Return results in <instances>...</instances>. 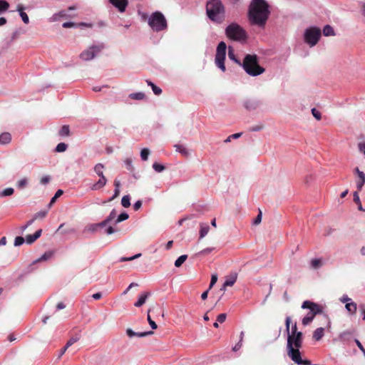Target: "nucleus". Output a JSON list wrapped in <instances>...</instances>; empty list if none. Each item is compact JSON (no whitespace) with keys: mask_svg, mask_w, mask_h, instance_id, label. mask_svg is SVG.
Wrapping results in <instances>:
<instances>
[{"mask_svg":"<svg viewBox=\"0 0 365 365\" xmlns=\"http://www.w3.org/2000/svg\"><path fill=\"white\" fill-rule=\"evenodd\" d=\"M153 334V331H143V332H137L136 336L145 337V336H147L148 335H151Z\"/></svg>","mask_w":365,"mask_h":365,"instance_id":"obj_60","label":"nucleus"},{"mask_svg":"<svg viewBox=\"0 0 365 365\" xmlns=\"http://www.w3.org/2000/svg\"><path fill=\"white\" fill-rule=\"evenodd\" d=\"M262 212L259 211V214L257 215V217H255V219L253 221V225H259L262 221Z\"/></svg>","mask_w":365,"mask_h":365,"instance_id":"obj_59","label":"nucleus"},{"mask_svg":"<svg viewBox=\"0 0 365 365\" xmlns=\"http://www.w3.org/2000/svg\"><path fill=\"white\" fill-rule=\"evenodd\" d=\"M210 230V227L207 224H204V223H201L200 224V240L202 239L203 237H205L208 232Z\"/></svg>","mask_w":365,"mask_h":365,"instance_id":"obj_25","label":"nucleus"},{"mask_svg":"<svg viewBox=\"0 0 365 365\" xmlns=\"http://www.w3.org/2000/svg\"><path fill=\"white\" fill-rule=\"evenodd\" d=\"M354 201L358 205L359 210L365 211V210L363 208V207L361 205L360 198H359L357 191L354 192Z\"/></svg>","mask_w":365,"mask_h":365,"instance_id":"obj_35","label":"nucleus"},{"mask_svg":"<svg viewBox=\"0 0 365 365\" xmlns=\"http://www.w3.org/2000/svg\"><path fill=\"white\" fill-rule=\"evenodd\" d=\"M355 173L358 175V180L356 181L357 190L360 191L365 184V173L361 171L358 168L354 170Z\"/></svg>","mask_w":365,"mask_h":365,"instance_id":"obj_12","label":"nucleus"},{"mask_svg":"<svg viewBox=\"0 0 365 365\" xmlns=\"http://www.w3.org/2000/svg\"><path fill=\"white\" fill-rule=\"evenodd\" d=\"M217 274H212L211 277L210 284L209 286V289H210L213 285L217 282Z\"/></svg>","mask_w":365,"mask_h":365,"instance_id":"obj_61","label":"nucleus"},{"mask_svg":"<svg viewBox=\"0 0 365 365\" xmlns=\"http://www.w3.org/2000/svg\"><path fill=\"white\" fill-rule=\"evenodd\" d=\"M311 265L313 268L317 269L322 266V262L319 259H314L311 262Z\"/></svg>","mask_w":365,"mask_h":365,"instance_id":"obj_47","label":"nucleus"},{"mask_svg":"<svg viewBox=\"0 0 365 365\" xmlns=\"http://www.w3.org/2000/svg\"><path fill=\"white\" fill-rule=\"evenodd\" d=\"M242 67L251 76H257L264 72V68L259 65L257 55L247 54L244 58Z\"/></svg>","mask_w":365,"mask_h":365,"instance_id":"obj_4","label":"nucleus"},{"mask_svg":"<svg viewBox=\"0 0 365 365\" xmlns=\"http://www.w3.org/2000/svg\"><path fill=\"white\" fill-rule=\"evenodd\" d=\"M245 109L247 110H255L259 106V103L255 100H247L243 104Z\"/></svg>","mask_w":365,"mask_h":365,"instance_id":"obj_13","label":"nucleus"},{"mask_svg":"<svg viewBox=\"0 0 365 365\" xmlns=\"http://www.w3.org/2000/svg\"><path fill=\"white\" fill-rule=\"evenodd\" d=\"M150 154V150L148 148H143L140 151V158L143 160L145 161L148 160Z\"/></svg>","mask_w":365,"mask_h":365,"instance_id":"obj_42","label":"nucleus"},{"mask_svg":"<svg viewBox=\"0 0 365 365\" xmlns=\"http://www.w3.org/2000/svg\"><path fill=\"white\" fill-rule=\"evenodd\" d=\"M227 315L226 314H220L217 317V321L220 323H223L226 320Z\"/></svg>","mask_w":365,"mask_h":365,"instance_id":"obj_63","label":"nucleus"},{"mask_svg":"<svg viewBox=\"0 0 365 365\" xmlns=\"http://www.w3.org/2000/svg\"><path fill=\"white\" fill-rule=\"evenodd\" d=\"M237 280V274H233L227 277L223 284L222 289H225L226 287L232 286Z\"/></svg>","mask_w":365,"mask_h":365,"instance_id":"obj_19","label":"nucleus"},{"mask_svg":"<svg viewBox=\"0 0 365 365\" xmlns=\"http://www.w3.org/2000/svg\"><path fill=\"white\" fill-rule=\"evenodd\" d=\"M14 192V188L7 187L0 192V197H3L10 196V195H13Z\"/></svg>","mask_w":365,"mask_h":365,"instance_id":"obj_36","label":"nucleus"},{"mask_svg":"<svg viewBox=\"0 0 365 365\" xmlns=\"http://www.w3.org/2000/svg\"><path fill=\"white\" fill-rule=\"evenodd\" d=\"M227 38L235 41H242L247 38L246 31L238 24L231 23L225 29Z\"/></svg>","mask_w":365,"mask_h":365,"instance_id":"obj_5","label":"nucleus"},{"mask_svg":"<svg viewBox=\"0 0 365 365\" xmlns=\"http://www.w3.org/2000/svg\"><path fill=\"white\" fill-rule=\"evenodd\" d=\"M302 308L309 309V312L302 320V323L304 326L309 324L317 314H322L323 312L321 306L309 300H306L302 303Z\"/></svg>","mask_w":365,"mask_h":365,"instance_id":"obj_6","label":"nucleus"},{"mask_svg":"<svg viewBox=\"0 0 365 365\" xmlns=\"http://www.w3.org/2000/svg\"><path fill=\"white\" fill-rule=\"evenodd\" d=\"M302 334V331H299L297 330V323H294V324H292V326L291 327V330L289 329V334L290 335H295V334Z\"/></svg>","mask_w":365,"mask_h":365,"instance_id":"obj_49","label":"nucleus"},{"mask_svg":"<svg viewBox=\"0 0 365 365\" xmlns=\"http://www.w3.org/2000/svg\"><path fill=\"white\" fill-rule=\"evenodd\" d=\"M117 215L116 210L115 209H113L108 216L106 218L110 223L115 220Z\"/></svg>","mask_w":365,"mask_h":365,"instance_id":"obj_43","label":"nucleus"},{"mask_svg":"<svg viewBox=\"0 0 365 365\" xmlns=\"http://www.w3.org/2000/svg\"><path fill=\"white\" fill-rule=\"evenodd\" d=\"M150 295V293L148 292H145L142 293L139 296L138 299L137 300V302L134 304V306L136 307H141L143 304H144L145 303L146 299H148V297Z\"/></svg>","mask_w":365,"mask_h":365,"instance_id":"obj_18","label":"nucleus"},{"mask_svg":"<svg viewBox=\"0 0 365 365\" xmlns=\"http://www.w3.org/2000/svg\"><path fill=\"white\" fill-rule=\"evenodd\" d=\"M287 334V355L296 364H309L307 361H302L299 349L302 346L303 334L295 335Z\"/></svg>","mask_w":365,"mask_h":365,"instance_id":"obj_2","label":"nucleus"},{"mask_svg":"<svg viewBox=\"0 0 365 365\" xmlns=\"http://www.w3.org/2000/svg\"><path fill=\"white\" fill-rule=\"evenodd\" d=\"M312 114L318 120L322 118L321 113L314 108L312 109Z\"/></svg>","mask_w":365,"mask_h":365,"instance_id":"obj_54","label":"nucleus"},{"mask_svg":"<svg viewBox=\"0 0 365 365\" xmlns=\"http://www.w3.org/2000/svg\"><path fill=\"white\" fill-rule=\"evenodd\" d=\"M9 4L6 0H0V14H2L8 10Z\"/></svg>","mask_w":365,"mask_h":365,"instance_id":"obj_38","label":"nucleus"},{"mask_svg":"<svg viewBox=\"0 0 365 365\" xmlns=\"http://www.w3.org/2000/svg\"><path fill=\"white\" fill-rule=\"evenodd\" d=\"M263 128H264V125L260 123V124H257V125H255L251 127L250 128V130L252 131V132H257V131L262 130Z\"/></svg>","mask_w":365,"mask_h":365,"instance_id":"obj_52","label":"nucleus"},{"mask_svg":"<svg viewBox=\"0 0 365 365\" xmlns=\"http://www.w3.org/2000/svg\"><path fill=\"white\" fill-rule=\"evenodd\" d=\"M104 48L105 45L103 43L93 45L87 50L83 51L80 54V58L83 61H90L94 58Z\"/></svg>","mask_w":365,"mask_h":365,"instance_id":"obj_10","label":"nucleus"},{"mask_svg":"<svg viewBox=\"0 0 365 365\" xmlns=\"http://www.w3.org/2000/svg\"><path fill=\"white\" fill-rule=\"evenodd\" d=\"M339 301L341 303H344L345 304L346 303H349L350 302H352L351 299L348 297L346 294H344L339 298Z\"/></svg>","mask_w":365,"mask_h":365,"instance_id":"obj_55","label":"nucleus"},{"mask_svg":"<svg viewBox=\"0 0 365 365\" xmlns=\"http://www.w3.org/2000/svg\"><path fill=\"white\" fill-rule=\"evenodd\" d=\"M16 10H17V11H19V15H20L22 21H24V23H25L26 24H29V19L28 15L24 11V7L21 4H19L17 6Z\"/></svg>","mask_w":365,"mask_h":365,"instance_id":"obj_20","label":"nucleus"},{"mask_svg":"<svg viewBox=\"0 0 365 365\" xmlns=\"http://www.w3.org/2000/svg\"><path fill=\"white\" fill-rule=\"evenodd\" d=\"M62 190H58L55 193L54 196L51 199V201L48 204V207L50 208L52 205L56 202V199L59 197L63 194Z\"/></svg>","mask_w":365,"mask_h":365,"instance_id":"obj_40","label":"nucleus"},{"mask_svg":"<svg viewBox=\"0 0 365 365\" xmlns=\"http://www.w3.org/2000/svg\"><path fill=\"white\" fill-rule=\"evenodd\" d=\"M353 336V332L351 331H345L341 332L339 335V339L343 343H348L351 341Z\"/></svg>","mask_w":365,"mask_h":365,"instance_id":"obj_17","label":"nucleus"},{"mask_svg":"<svg viewBox=\"0 0 365 365\" xmlns=\"http://www.w3.org/2000/svg\"><path fill=\"white\" fill-rule=\"evenodd\" d=\"M322 35V31L317 26H311L307 28L304 34V41L310 46H315Z\"/></svg>","mask_w":365,"mask_h":365,"instance_id":"obj_8","label":"nucleus"},{"mask_svg":"<svg viewBox=\"0 0 365 365\" xmlns=\"http://www.w3.org/2000/svg\"><path fill=\"white\" fill-rule=\"evenodd\" d=\"M290 324H291V317H287L285 319V326H286L285 331L287 334L289 333Z\"/></svg>","mask_w":365,"mask_h":365,"instance_id":"obj_56","label":"nucleus"},{"mask_svg":"<svg viewBox=\"0 0 365 365\" xmlns=\"http://www.w3.org/2000/svg\"><path fill=\"white\" fill-rule=\"evenodd\" d=\"M17 187L19 189H24L28 185V180L26 178H24L17 182Z\"/></svg>","mask_w":365,"mask_h":365,"instance_id":"obj_41","label":"nucleus"},{"mask_svg":"<svg viewBox=\"0 0 365 365\" xmlns=\"http://www.w3.org/2000/svg\"><path fill=\"white\" fill-rule=\"evenodd\" d=\"M270 11L265 0H252L248 9V19L252 25L264 28Z\"/></svg>","mask_w":365,"mask_h":365,"instance_id":"obj_1","label":"nucleus"},{"mask_svg":"<svg viewBox=\"0 0 365 365\" xmlns=\"http://www.w3.org/2000/svg\"><path fill=\"white\" fill-rule=\"evenodd\" d=\"M324 335V329L322 327H319L314 330L313 333V338L316 341H319L322 339Z\"/></svg>","mask_w":365,"mask_h":365,"instance_id":"obj_22","label":"nucleus"},{"mask_svg":"<svg viewBox=\"0 0 365 365\" xmlns=\"http://www.w3.org/2000/svg\"><path fill=\"white\" fill-rule=\"evenodd\" d=\"M105 167L102 163H97L94 168V172L98 175V176L101 177L102 175H104L103 174V170Z\"/></svg>","mask_w":365,"mask_h":365,"instance_id":"obj_27","label":"nucleus"},{"mask_svg":"<svg viewBox=\"0 0 365 365\" xmlns=\"http://www.w3.org/2000/svg\"><path fill=\"white\" fill-rule=\"evenodd\" d=\"M99 180L91 186L92 190H98L103 188L107 183V179L105 175L99 177Z\"/></svg>","mask_w":365,"mask_h":365,"instance_id":"obj_15","label":"nucleus"},{"mask_svg":"<svg viewBox=\"0 0 365 365\" xmlns=\"http://www.w3.org/2000/svg\"><path fill=\"white\" fill-rule=\"evenodd\" d=\"M61 17H62V18H69V17H72V16L68 15L67 14L66 11L62 10V11H60L58 13H56V14H53V21H56L58 18H61Z\"/></svg>","mask_w":365,"mask_h":365,"instance_id":"obj_29","label":"nucleus"},{"mask_svg":"<svg viewBox=\"0 0 365 365\" xmlns=\"http://www.w3.org/2000/svg\"><path fill=\"white\" fill-rule=\"evenodd\" d=\"M148 25L156 32L166 30L168 23L165 16L160 11L153 13L148 19Z\"/></svg>","mask_w":365,"mask_h":365,"instance_id":"obj_7","label":"nucleus"},{"mask_svg":"<svg viewBox=\"0 0 365 365\" xmlns=\"http://www.w3.org/2000/svg\"><path fill=\"white\" fill-rule=\"evenodd\" d=\"M175 151L180 153L182 156L187 158L190 155V150L183 145L175 144L174 145Z\"/></svg>","mask_w":365,"mask_h":365,"instance_id":"obj_16","label":"nucleus"},{"mask_svg":"<svg viewBox=\"0 0 365 365\" xmlns=\"http://www.w3.org/2000/svg\"><path fill=\"white\" fill-rule=\"evenodd\" d=\"M148 85L150 86L153 91V93L159 96L162 93V89L158 86H156L153 83L150 81H147Z\"/></svg>","mask_w":365,"mask_h":365,"instance_id":"obj_31","label":"nucleus"},{"mask_svg":"<svg viewBox=\"0 0 365 365\" xmlns=\"http://www.w3.org/2000/svg\"><path fill=\"white\" fill-rule=\"evenodd\" d=\"M79 340V337L78 336H73L71 337L66 343V344L65 345V346L60 351V353L58 356V358L60 359L64 354L65 352L66 351V350L71 346L73 345L74 343H76V341H78Z\"/></svg>","mask_w":365,"mask_h":365,"instance_id":"obj_14","label":"nucleus"},{"mask_svg":"<svg viewBox=\"0 0 365 365\" xmlns=\"http://www.w3.org/2000/svg\"><path fill=\"white\" fill-rule=\"evenodd\" d=\"M25 240L23 237L19 236L15 238L14 246L18 247L24 244Z\"/></svg>","mask_w":365,"mask_h":365,"instance_id":"obj_50","label":"nucleus"},{"mask_svg":"<svg viewBox=\"0 0 365 365\" xmlns=\"http://www.w3.org/2000/svg\"><path fill=\"white\" fill-rule=\"evenodd\" d=\"M129 217V215L128 213L126 212H122L121 214H120L117 218L115 220V222H114V224L116 225L119 222H121L124 220H126L127 219H128Z\"/></svg>","mask_w":365,"mask_h":365,"instance_id":"obj_33","label":"nucleus"},{"mask_svg":"<svg viewBox=\"0 0 365 365\" xmlns=\"http://www.w3.org/2000/svg\"><path fill=\"white\" fill-rule=\"evenodd\" d=\"M58 134L61 136H68L70 134V128L67 125H63L58 131Z\"/></svg>","mask_w":365,"mask_h":365,"instance_id":"obj_30","label":"nucleus"},{"mask_svg":"<svg viewBox=\"0 0 365 365\" xmlns=\"http://www.w3.org/2000/svg\"><path fill=\"white\" fill-rule=\"evenodd\" d=\"M129 97L131 98V99H134V100H143L145 96V93H143V92H138V93H130L129 95Z\"/></svg>","mask_w":365,"mask_h":365,"instance_id":"obj_32","label":"nucleus"},{"mask_svg":"<svg viewBox=\"0 0 365 365\" xmlns=\"http://www.w3.org/2000/svg\"><path fill=\"white\" fill-rule=\"evenodd\" d=\"M124 162H125L127 170H128L129 171H133V166L132 165V159L126 158Z\"/></svg>","mask_w":365,"mask_h":365,"instance_id":"obj_51","label":"nucleus"},{"mask_svg":"<svg viewBox=\"0 0 365 365\" xmlns=\"http://www.w3.org/2000/svg\"><path fill=\"white\" fill-rule=\"evenodd\" d=\"M11 140V135L9 133H3L0 135V144L6 145L10 143Z\"/></svg>","mask_w":365,"mask_h":365,"instance_id":"obj_24","label":"nucleus"},{"mask_svg":"<svg viewBox=\"0 0 365 365\" xmlns=\"http://www.w3.org/2000/svg\"><path fill=\"white\" fill-rule=\"evenodd\" d=\"M36 240V239L34 235H27V237L26 238V243L29 244V245L32 244Z\"/></svg>","mask_w":365,"mask_h":365,"instance_id":"obj_58","label":"nucleus"},{"mask_svg":"<svg viewBox=\"0 0 365 365\" xmlns=\"http://www.w3.org/2000/svg\"><path fill=\"white\" fill-rule=\"evenodd\" d=\"M354 341H355L356 344L357 345V346L359 347V349L361 351V352L363 353V354L365 357V349L364 348L361 343L357 339H355Z\"/></svg>","mask_w":365,"mask_h":365,"instance_id":"obj_62","label":"nucleus"},{"mask_svg":"<svg viewBox=\"0 0 365 365\" xmlns=\"http://www.w3.org/2000/svg\"><path fill=\"white\" fill-rule=\"evenodd\" d=\"M359 309H360V311L362 314V319H363V320H365V304H360Z\"/></svg>","mask_w":365,"mask_h":365,"instance_id":"obj_64","label":"nucleus"},{"mask_svg":"<svg viewBox=\"0 0 365 365\" xmlns=\"http://www.w3.org/2000/svg\"><path fill=\"white\" fill-rule=\"evenodd\" d=\"M226 49V43L224 41H220L217 46L216 54L215 58V63L216 66L223 72H225L226 70L225 66Z\"/></svg>","mask_w":365,"mask_h":365,"instance_id":"obj_9","label":"nucleus"},{"mask_svg":"<svg viewBox=\"0 0 365 365\" xmlns=\"http://www.w3.org/2000/svg\"><path fill=\"white\" fill-rule=\"evenodd\" d=\"M153 168L158 173L163 172L165 169L164 165L157 163L153 164Z\"/></svg>","mask_w":365,"mask_h":365,"instance_id":"obj_46","label":"nucleus"},{"mask_svg":"<svg viewBox=\"0 0 365 365\" xmlns=\"http://www.w3.org/2000/svg\"><path fill=\"white\" fill-rule=\"evenodd\" d=\"M109 2L120 13L124 12L128 5V0H109Z\"/></svg>","mask_w":365,"mask_h":365,"instance_id":"obj_11","label":"nucleus"},{"mask_svg":"<svg viewBox=\"0 0 365 365\" xmlns=\"http://www.w3.org/2000/svg\"><path fill=\"white\" fill-rule=\"evenodd\" d=\"M52 255H53V252H51V251L46 252L41 257L36 259L34 262V264L37 263L38 262L48 260V259H50L52 257Z\"/></svg>","mask_w":365,"mask_h":365,"instance_id":"obj_28","label":"nucleus"},{"mask_svg":"<svg viewBox=\"0 0 365 365\" xmlns=\"http://www.w3.org/2000/svg\"><path fill=\"white\" fill-rule=\"evenodd\" d=\"M345 308L349 314H354L357 310V304L354 302H350L345 304Z\"/></svg>","mask_w":365,"mask_h":365,"instance_id":"obj_21","label":"nucleus"},{"mask_svg":"<svg viewBox=\"0 0 365 365\" xmlns=\"http://www.w3.org/2000/svg\"><path fill=\"white\" fill-rule=\"evenodd\" d=\"M121 205L124 207H128L130 205V195H124L121 200Z\"/></svg>","mask_w":365,"mask_h":365,"instance_id":"obj_37","label":"nucleus"},{"mask_svg":"<svg viewBox=\"0 0 365 365\" xmlns=\"http://www.w3.org/2000/svg\"><path fill=\"white\" fill-rule=\"evenodd\" d=\"M110 222L106 219H105L104 220H103L102 222H101L99 223L93 224L92 227H103L106 226Z\"/></svg>","mask_w":365,"mask_h":365,"instance_id":"obj_57","label":"nucleus"},{"mask_svg":"<svg viewBox=\"0 0 365 365\" xmlns=\"http://www.w3.org/2000/svg\"><path fill=\"white\" fill-rule=\"evenodd\" d=\"M187 259V255H182L181 256H180L175 262V266L176 267H180L184 262Z\"/></svg>","mask_w":365,"mask_h":365,"instance_id":"obj_34","label":"nucleus"},{"mask_svg":"<svg viewBox=\"0 0 365 365\" xmlns=\"http://www.w3.org/2000/svg\"><path fill=\"white\" fill-rule=\"evenodd\" d=\"M150 312V309L148 310V316H147L148 322L150 327L153 329H156L158 328V326H157L156 323L151 319L150 315L149 314Z\"/></svg>","mask_w":365,"mask_h":365,"instance_id":"obj_44","label":"nucleus"},{"mask_svg":"<svg viewBox=\"0 0 365 365\" xmlns=\"http://www.w3.org/2000/svg\"><path fill=\"white\" fill-rule=\"evenodd\" d=\"M67 148H68L67 144H66L64 143H60L56 145V147L55 148V151L57 153H63L66 150Z\"/></svg>","mask_w":365,"mask_h":365,"instance_id":"obj_39","label":"nucleus"},{"mask_svg":"<svg viewBox=\"0 0 365 365\" xmlns=\"http://www.w3.org/2000/svg\"><path fill=\"white\" fill-rule=\"evenodd\" d=\"M206 13L210 21L222 24L225 20V9L220 0H209L206 4Z\"/></svg>","mask_w":365,"mask_h":365,"instance_id":"obj_3","label":"nucleus"},{"mask_svg":"<svg viewBox=\"0 0 365 365\" xmlns=\"http://www.w3.org/2000/svg\"><path fill=\"white\" fill-rule=\"evenodd\" d=\"M140 256H141V254L139 253V254H137V255H135L134 256H132L130 257H123L120 258V262L131 261V260H133L135 259H137V258L140 257Z\"/></svg>","mask_w":365,"mask_h":365,"instance_id":"obj_53","label":"nucleus"},{"mask_svg":"<svg viewBox=\"0 0 365 365\" xmlns=\"http://www.w3.org/2000/svg\"><path fill=\"white\" fill-rule=\"evenodd\" d=\"M228 57L230 60L242 66V63H241L240 61L236 57L234 49L232 46L228 47Z\"/></svg>","mask_w":365,"mask_h":365,"instance_id":"obj_23","label":"nucleus"},{"mask_svg":"<svg viewBox=\"0 0 365 365\" xmlns=\"http://www.w3.org/2000/svg\"><path fill=\"white\" fill-rule=\"evenodd\" d=\"M323 34L325 36H335V32L330 25H326L323 29Z\"/></svg>","mask_w":365,"mask_h":365,"instance_id":"obj_26","label":"nucleus"},{"mask_svg":"<svg viewBox=\"0 0 365 365\" xmlns=\"http://www.w3.org/2000/svg\"><path fill=\"white\" fill-rule=\"evenodd\" d=\"M47 213H48L47 210H41L35 214L34 217L33 219H34V220H37L39 218H43L46 217Z\"/></svg>","mask_w":365,"mask_h":365,"instance_id":"obj_45","label":"nucleus"},{"mask_svg":"<svg viewBox=\"0 0 365 365\" xmlns=\"http://www.w3.org/2000/svg\"><path fill=\"white\" fill-rule=\"evenodd\" d=\"M242 135V133H237L232 135H229L225 140V143H229L232 139H237Z\"/></svg>","mask_w":365,"mask_h":365,"instance_id":"obj_48","label":"nucleus"}]
</instances>
